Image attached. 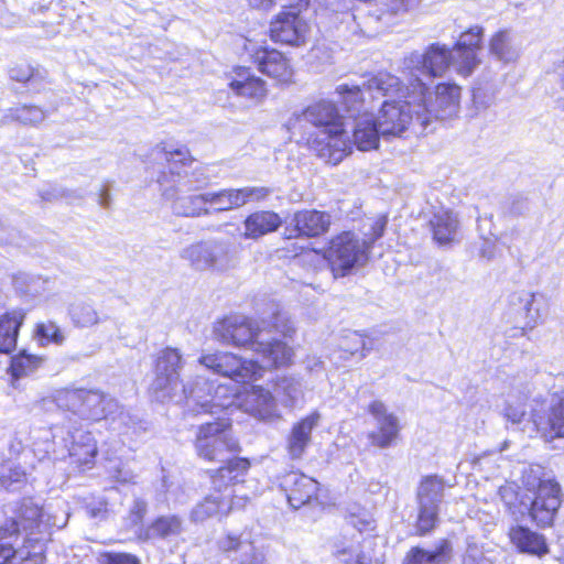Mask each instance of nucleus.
Segmentation results:
<instances>
[{
	"mask_svg": "<svg viewBox=\"0 0 564 564\" xmlns=\"http://www.w3.org/2000/svg\"><path fill=\"white\" fill-rule=\"evenodd\" d=\"M273 322L256 321L243 315L226 316L214 325V338L224 344L246 347L262 356L265 367L288 365L293 356V349L284 341L271 336L272 330L291 337L294 333L288 318L275 312Z\"/></svg>",
	"mask_w": 564,
	"mask_h": 564,
	"instance_id": "nucleus-1",
	"label": "nucleus"
},
{
	"mask_svg": "<svg viewBox=\"0 0 564 564\" xmlns=\"http://www.w3.org/2000/svg\"><path fill=\"white\" fill-rule=\"evenodd\" d=\"M421 86L409 84L403 87L399 77L389 73H378L369 79L367 88L384 98L381 102L379 129L382 138L402 137L408 130L415 134L426 131L425 124L419 122L417 115L424 106Z\"/></svg>",
	"mask_w": 564,
	"mask_h": 564,
	"instance_id": "nucleus-2",
	"label": "nucleus"
},
{
	"mask_svg": "<svg viewBox=\"0 0 564 564\" xmlns=\"http://www.w3.org/2000/svg\"><path fill=\"white\" fill-rule=\"evenodd\" d=\"M322 129V138L314 141L319 158L332 165L340 163L345 156L351 153V144L346 138L343 117L332 101L321 100L308 106L299 115L290 118V130H300L303 123Z\"/></svg>",
	"mask_w": 564,
	"mask_h": 564,
	"instance_id": "nucleus-3",
	"label": "nucleus"
},
{
	"mask_svg": "<svg viewBox=\"0 0 564 564\" xmlns=\"http://www.w3.org/2000/svg\"><path fill=\"white\" fill-rule=\"evenodd\" d=\"M249 460H232L228 467L210 473V492L191 512L193 522H204L213 517H226L232 509L245 506L234 489L240 477L249 469Z\"/></svg>",
	"mask_w": 564,
	"mask_h": 564,
	"instance_id": "nucleus-4",
	"label": "nucleus"
},
{
	"mask_svg": "<svg viewBox=\"0 0 564 564\" xmlns=\"http://www.w3.org/2000/svg\"><path fill=\"white\" fill-rule=\"evenodd\" d=\"M151 156L164 159L167 163L169 172H163L160 177L167 176L169 187L194 192L204 188L209 182L203 167L189 170L194 158L185 145L164 142L153 149Z\"/></svg>",
	"mask_w": 564,
	"mask_h": 564,
	"instance_id": "nucleus-5",
	"label": "nucleus"
},
{
	"mask_svg": "<svg viewBox=\"0 0 564 564\" xmlns=\"http://www.w3.org/2000/svg\"><path fill=\"white\" fill-rule=\"evenodd\" d=\"M195 449L197 455L205 460L224 463L225 465L221 467H228L232 460H247L231 457L240 451V446L232 435L229 420L224 417L199 425L195 438Z\"/></svg>",
	"mask_w": 564,
	"mask_h": 564,
	"instance_id": "nucleus-6",
	"label": "nucleus"
},
{
	"mask_svg": "<svg viewBox=\"0 0 564 564\" xmlns=\"http://www.w3.org/2000/svg\"><path fill=\"white\" fill-rule=\"evenodd\" d=\"M325 258L335 275L345 276L354 269L367 263L369 259L367 241L355 232L344 231L330 240Z\"/></svg>",
	"mask_w": 564,
	"mask_h": 564,
	"instance_id": "nucleus-7",
	"label": "nucleus"
},
{
	"mask_svg": "<svg viewBox=\"0 0 564 564\" xmlns=\"http://www.w3.org/2000/svg\"><path fill=\"white\" fill-rule=\"evenodd\" d=\"M457 55L445 45L432 44L425 53L413 52L404 58V74L409 84L424 83V78L442 76L449 65L457 70Z\"/></svg>",
	"mask_w": 564,
	"mask_h": 564,
	"instance_id": "nucleus-8",
	"label": "nucleus"
},
{
	"mask_svg": "<svg viewBox=\"0 0 564 564\" xmlns=\"http://www.w3.org/2000/svg\"><path fill=\"white\" fill-rule=\"evenodd\" d=\"M421 86L424 96V106L417 115L419 122L425 124L426 130L438 120L455 117L459 110L460 87L455 84H438L434 93L429 91L425 83L412 84Z\"/></svg>",
	"mask_w": 564,
	"mask_h": 564,
	"instance_id": "nucleus-9",
	"label": "nucleus"
},
{
	"mask_svg": "<svg viewBox=\"0 0 564 564\" xmlns=\"http://www.w3.org/2000/svg\"><path fill=\"white\" fill-rule=\"evenodd\" d=\"M524 484L529 490L536 489L534 498L530 496L528 514L540 528L552 525L562 503L560 485L554 480H542L540 477L532 481L528 478Z\"/></svg>",
	"mask_w": 564,
	"mask_h": 564,
	"instance_id": "nucleus-10",
	"label": "nucleus"
},
{
	"mask_svg": "<svg viewBox=\"0 0 564 564\" xmlns=\"http://www.w3.org/2000/svg\"><path fill=\"white\" fill-rule=\"evenodd\" d=\"M198 362L214 373L242 383L256 380L262 376L263 371V366H260L257 361L242 359L227 351L204 354L199 357Z\"/></svg>",
	"mask_w": 564,
	"mask_h": 564,
	"instance_id": "nucleus-11",
	"label": "nucleus"
},
{
	"mask_svg": "<svg viewBox=\"0 0 564 564\" xmlns=\"http://www.w3.org/2000/svg\"><path fill=\"white\" fill-rule=\"evenodd\" d=\"M444 489L443 478L436 475L426 476L421 480L416 494L419 503L416 532L419 535H425L436 527Z\"/></svg>",
	"mask_w": 564,
	"mask_h": 564,
	"instance_id": "nucleus-12",
	"label": "nucleus"
},
{
	"mask_svg": "<svg viewBox=\"0 0 564 564\" xmlns=\"http://www.w3.org/2000/svg\"><path fill=\"white\" fill-rule=\"evenodd\" d=\"M212 391L213 382L203 376H196L186 384L181 381L180 388L171 394L167 402L183 404L185 412L194 416L205 413L214 415L216 414L215 408L224 404L213 402Z\"/></svg>",
	"mask_w": 564,
	"mask_h": 564,
	"instance_id": "nucleus-13",
	"label": "nucleus"
},
{
	"mask_svg": "<svg viewBox=\"0 0 564 564\" xmlns=\"http://www.w3.org/2000/svg\"><path fill=\"white\" fill-rule=\"evenodd\" d=\"M182 368V356L177 349L166 348L161 351L155 361V379L150 388L152 398L165 403L180 388V369Z\"/></svg>",
	"mask_w": 564,
	"mask_h": 564,
	"instance_id": "nucleus-14",
	"label": "nucleus"
},
{
	"mask_svg": "<svg viewBox=\"0 0 564 564\" xmlns=\"http://www.w3.org/2000/svg\"><path fill=\"white\" fill-rule=\"evenodd\" d=\"M182 259L196 270L224 271L231 265L230 246L223 241L198 242L184 248Z\"/></svg>",
	"mask_w": 564,
	"mask_h": 564,
	"instance_id": "nucleus-15",
	"label": "nucleus"
},
{
	"mask_svg": "<svg viewBox=\"0 0 564 564\" xmlns=\"http://www.w3.org/2000/svg\"><path fill=\"white\" fill-rule=\"evenodd\" d=\"M301 11L285 9L270 24V36L274 42L300 46L306 41L308 24Z\"/></svg>",
	"mask_w": 564,
	"mask_h": 564,
	"instance_id": "nucleus-16",
	"label": "nucleus"
},
{
	"mask_svg": "<svg viewBox=\"0 0 564 564\" xmlns=\"http://www.w3.org/2000/svg\"><path fill=\"white\" fill-rule=\"evenodd\" d=\"M158 182L161 186L163 197L173 202L172 209L175 215L183 217H200L212 214V209L206 207L208 204L207 193L181 196L180 194L186 191L169 187L170 181L166 175L159 177Z\"/></svg>",
	"mask_w": 564,
	"mask_h": 564,
	"instance_id": "nucleus-17",
	"label": "nucleus"
},
{
	"mask_svg": "<svg viewBox=\"0 0 564 564\" xmlns=\"http://www.w3.org/2000/svg\"><path fill=\"white\" fill-rule=\"evenodd\" d=\"M531 419L546 441L564 438V390L552 394L546 415L532 410Z\"/></svg>",
	"mask_w": 564,
	"mask_h": 564,
	"instance_id": "nucleus-18",
	"label": "nucleus"
},
{
	"mask_svg": "<svg viewBox=\"0 0 564 564\" xmlns=\"http://www.w3.org/2000/svg\"><path fill=\"white\" fill-rule=\"evenodd\" d=\"M332 216L326 212L316 209H303L296 212L290 219L291 234L293 237H319L328 231Z\"/></svg>",
	"mask_w": 564,
	"mask_h": 564,
	"instance_id": "nucleus-19",
	"label": "nucleus"
},
{
	"mask_svg": "<svg viewBox=\"0 0 564 564\" xmlns=\"http://www.w3.org/2000/svg\"><path fill=\"white\" fill-rule=\"evenodd\" d=\"M281 487L286 494L290 506L299 509L316 498L318 482L306 475L292 471L283 477Z\"/></svg>",
	"mask_w": 564,
	"mask_h": 564,
	"instance_id": "nucleus-20",
	"label": "nucleus"
},
{
	"mask_svg": "<svg viewBox=\"0 0 564 564\" xmlns=\"http://www.w3.org/2000/svg\"><path fill=\"white\" fill-rule=\"evenodd\" d=\"M482 39V29L480 26H473L467 32H464L454 47L457 55V72L463 76L471 74L474 68L478 65L477 51L480 48Z\"/></svg>",
	"mask_w": 564,
	"mask_h": 564,
	"instance_id": "nucleus-21",
	"label": "nucleus"
},
{
	"mask_svg": "<svg viewBox=\"0 0 564 564\" xmlns=\"http://www.w3.org/2000/svg\"><path fill=\"white\" fill-rule=\"evenodd\" d=\"M70 464L90 468L97 455V445L91 433L76 429L65 440Z\"/></svg>",
	"mask_w": 564,
	"mask_h": 564,
	"instance_id": "nucleus-22",
	"label": "nucleus"
},
{
	"mask_svg": "<svg viewBox=\"0 0 564 564\" xmlns=\"http://www.w3.org/2000/svg\"><path fill=\"white\" fill-rule=\"evenodd\" d=\"M369 412L375 416L378 431L371 433L372 443L378 447H389L399 435L400 425L398 417L387 412L381 401H373L369 404Z\"/></svg>",
	"mask_w": 564,
	"mask_h": 564,
	"instance_id": "nucleus-23",
	"label": "nucleus"
},
{
	"mask_svg": "<svg viewBox=\"0 0 564 564\" xmlns=\"http://www.w3.org/2000/svg\"><path fill=\"white\" fill-rule=\"evenodd\" d=\"M532 395V383L517 382L511 386L501 409L503 419L512 424H521L527 416V401Z\"/></svg>",
	"mask_w": 564,
	"mask_h": 564,
	"instance_id": "nucleus-24",
	"label": "nucleus"
},
{
	"mask_svg": "<svg viewBox=\"0 0 564 564\" xmlns=\"http://www.w3.org/2000/svg\"><path fill=\"white\" fill-rule=\"evenodd\" d=\"M242 406L259 420L267 421L279 416L275 398L260 386L251 387L243 398Z\"/></svg>",
	"mask_w": 564,
	"mask_h": 564,
	"instance_id": "nucleus-25",
	"label": "nucleus"
},
{
	"mask_svg": "<svg viewBox=\"0 0 564 564\" xmlns=\"http://www.w3.org/2000/svg\"><path fill=\"white\" fill-rule=\"evenodd\" d=\"M321 414L313 412L295 423L288 437V452L293 459L301 458L311 443V435L318 426Z\"/></svg>",
	"mask_w": 564,
	"mask_h": 564,
	"instance_id": "nucleus-26",
	"label": "nucleus"
},
{
	"mask_svg": "<svg viewBox=\"0 0 564 564\" xmlns=\"http://www.w3.org/2000/svg\"><path fill=\"white\" fill-rule=\"evenodd\" d=\"M256 62L261 73L279 82L286 83L292 77V68L282 53L263 48L256 53Z\"/></svg>",
	"mask_w": 564,
	"mask_h": 564,
	"instance_id": "nucleus-27",
	"label": "nucleus"
},
{
	"mask_svg": "<svg viewBox=\"0 0 564 564\" xmlns=\"http://www.w3.org/2000/svg\"><path fill=\"white\" fill-rule=\"evenodd\" d=\"M369 77L364 80L362 84H340L336 87V94L339 102L344 105L347 112L350 116H355L356 112L367 111L365 107V94H368L372 99L379 98L377 90H369L367 85L369 84Z\"/></svg>",
	"mask_w": 564,
	"mask_h": 564,
	"instance_id": "nucleus-28",
	"label": "nucleus"
},
{
	"mask_svg": "<svg viewBox=\"0 0 564 564\" xmlns=\"http://www.w3.org/2000/svg\"><path fill=\"white\" fill-rule=\"evenodd\" d=\"M381 132L379 129V122L369 116H361L356 119L352 129V142L350 144L356 145L360 151L375 150L379 145ZM346 138L350 140L347 135Z\"/></svg>",
	"mask_w": 564,
	"mask_h": 564,
	"instance_id": "nucleus-29",
	"label": "nucleus"
},
{
	"mask_svg": "<svg viewBox=\"0 0 564 564\" xmlns=\"http://www.w3.org/2000/svg\"><path fill=\"white\" fill-rule=\"evenodd\" d=\"M512 544L522 553L543 556L549 553L545 538L527 527L514 525L509 530Z\"/></svg>",
	"mask_w": 564,
	"mask_h": 564,
	"instance_id": "nucleus-30",
	"label": "nucleus"
},
{
	"mask_svg": "<svg viewBox=\"0 0 564 564\" xmlns=\"http://www.w3.org/2000/svg\"><path fill=\"white\" fill-rule=\"evenodd\" d=\"M434 240L441 245L454 242L458 235L459 221L457 215L451 210L441 209L430 219Z\"/></svg>",
	"mask_w": 564,
	"mask_h": 564,
	"instance_id": "nucleus-31",
	"label": "nucleus"
},
{
	"mask_svg": "<svg viewBox=\"0 0 564 564\" xmlns=\"http://www.w3.org/2000/svg\"><path fill=\"white\" fill-rule=\"evenodd\" d=\"M243 225L246 239H259L275 231L282 225V219L274 212L261 210L249 215Z\"/></svg>",
	"mask_w": 564,
	"mask_h": 564,
	"instance_id": "nucleus-32",
	"label": "nucleus"
},
{
	"mask_svg": "<svg viewBox=\"0 0 564 564\" xmlns=\"http://www.w3.org/2000/svg\"><path fill=\"white\" fill-rule=\"evenodd\" d=\"M25 314L14 310L0 316V352L10 354L17 346L19 329Z\"/></svg>",
	"mask_w": 564,
	"mask_h": 564,
	"instance_id": "nucleus-33",
	"label": "nucleus"
},
{
	"mask_svg": "<svg viewBox=\"0 0 564 564\" xmlns=\"http://www.w3.org/2000/svg\"><path fill=\"white\" fill-rule=\"evenodd\" d=\"M498 494L514 521H521L528 514L530 496L520 492L516 484L509 482L501 486Z\"/></svg>",
	"mask_w": 564,
	"mask_h": 564,
	"instance_id": "nucleus-34",
	"label": "nucleus"
},
{
	"mask_svg": "<svg viewBox=\"0 0 564 564\" xmlns=\"http://www.w3.org/2000/svg\"><path fill=\"white\" fill-rule=\"evenodd\" d=\"M82 419L98 421L107 416L112 400L99 391L85 390Z\"/></svg>",
	"mask_w": 564,
	"mask_h": 564,
	"instance_id": "nucleus-35",
	"label": "nucleus"
},
{
	"mask_svg": "<svg viewBox=\"0 0 564 564\" xmlns=\"http://www.w3.org/2000/svg\"><path fill=\"white\" fill-rule=\"evenodd\" d=\"M274 398L285 408H293L303 397L302 383L293 377H281L274 382Z\"/></svg>",
	"mask_w": 564,
	"mask_h": 564,
	"instance_id": "nucleus-36",
	"label": "nucleus"
},
{
	"mask_svg": "<svg viewBox=\"0 0 564 564\" xmlns=\"http://www.w3.org/2000/svg\"><path fill=\"white\" fill-rule=\"evenodd\" d=\"M43 517V510L32 500L28 499L23 500L15 512V517L6 523V525L10 527L11 522L15 521L18 531L20 530V527L25 531H33L41 527Z\"/></svg>",
	"mask_w": 564,
	"mask_h": 564,
	"instance_id": "nucleus-37",
	"label": "nucleus"
},
{
	"mask_svg": "<svg viewBox=\"0 0 564 564\" xmlns=\"http://www.w3.org/2000/svg\"><path fill=\"white\" fill-rule=\"evenodd\" d=\"M449 544L444 541L432 551L414 546L405 555L403 564H441L447 561Z\"/></svg>",
	"mask_w": 564,
	"mask_h": 564,
	"instance_id": "nucleus-38",
	"label": "nucleus"
},
{
	"mask_svg": "<svg viewBox=\"0 0 564 564\" xmlns=\"http://www.w3.org/2000/svg\"><path fill=\"white\" fill-rule=\"evenodd\" d=\"M68 314L74 326L80 328L91 327L104 321L93 303L84 300L72 303L68 308Z\"/></svg>",
	"mask_w": 564,
	"mask_h": 564,
	"instance_id": "nucleus-39",
	"label": "nucleus"
},
{
	"mask_svg": "<svg viewBox=\"0 0 564 564\" xmlns=\"http://www.w3.org/2000/svg\"><path fill=\"white\" fill-rule=\"evenodd\" d=\"M253 542L241 535L228 533L218 540L219 550L227 555L232 564H239L247 551H252Z\"/></svg>",
	"mask_w": 564,
	"mask_h": 564,
	"instance_id": "nucleus-40",
	"label": "nucleus"
},
{
	"mask_svg": "<svg viewBox=\"0 0 564 564\" xmlns=\"http://www.w3.org/2000/svg\"><path fill=\"white\" fill-rule=\"evenodd\" d=\"M253 542L241 535L228 533L218 540L219 550L227 555L232 564H239L247 551H252Z\"/></svg>",
	"mask_w": 564,
	"mask_h": 564,
	"instance_id": "nucleus-41",
	"label": "nucleus"
},
{
	"mask_svg": "<svg viewBox=\"0 0 564 564\" xmlns=\"http://www.w3.org/2000/svg\"><path fill=\"white\" fill-rule=\"evenodd\" d=\"M85 389H64L56 391L52 399H44L43 403H55L57 408L69 411L82 419Z\"/></svg>",
	"mask_w": 564,
	"mask_h": 564,
	"instance_id": "nucleus-42",
	"label": "nucleus"
},
{
	"mask_svg": "<svg viewBox=\"0 0 564 564\" xmlns=\"http://www.w3.org/2000/svg\"><path fill=\"white\" fill-rule=\"evenodd\" d=\"M334 553L345 564H371L372 557L369 552L365 551V545L359 541L356 542H337Z\"/></svg>",
	"mask_w": 564,
	"mask_h": 564,
	"instance_id": "nucleus-43",
	"label": "nucleus"
},
{
	"mask_svg": "<svg viewBox=\"0 0 564 564\" xmlns=\"http://www.w3.org/2000/svg\"><path fill=\"white\" fill-rule=\"evenodd\" d=\"M208 204L215 212H226L242 206V196L238 188L221 189L219 192L207 193Z\"/></svg>",
	"mask_w": 564,
	"mask_h": 564,
	"instance_id": "nucleus-44",
	"label": "nucleus"
},
{
	"mask_svg": "<svg viewBox=\"0 0 564 564\" xmlns=\"http://www.w3.org/2000/svg\"><path fill=\"white\" fill-rule=\"evenodd\" d=\"M423 0H386L382 15L404 21L415 14Z\"/></svg>",
	"mask_w": 564,
	"mask_h": 564,
	"instance_id": "nucleus-45",
	"label": "nucleus"
},
{
	"mask_svg": "<svg viewBox=\"0 0 564 564\" xmlns=\"http://www.w3.org/2000/svg\"><path fill=\"white\" fill-rule=\"evenodd\" d=\"M28 471L14 465L12 462H6L0 466V488L14 491L26 482Z\"/></svg>",
	"mask_w": 564,
	"mask_h": 564,
	"instance_id": "nucleus-46",
	"label": "nucleus"
},
{
	"mask_svg": "<svg viewBox=\"0 0 564 564\" xmlns=\"http://www.w3.org/2000/svg\"><path fill=\"white\" fill-rule=\"evenodd\" d=\"M35 338L42 346L54 344L61 346L66 339L64 330L52 321L37 323L34 329Z\"/></svg>",
	"mask_w": 564,
	"mask_h": 564,
	"instance_id": "nucleus-47",
	"label": "nucleus"
},
{
	"mask_svg": "<svg viewBox=\"0 0 564 564\" xmlns=\"http://www.w3.org/2000/svg\"><path fill=\"white\" fill-rule=\"evenodd\" d=\"M490 52L503 62L514 61L518 51L513 47L511 36L507 31H499L490 42Z\"/></svg>",
	"mask_w": 564,
	"mask_h": 564,
	"instance_id": "nucleus-48",
	"label": "nucleus"
},
{
	"mask_svg": "<svg viewBox=\"0 0 564 564\" xmlns=\"http://www.w3.org/2000/svg\"><path fill=\"white\" fill-rule=\"evenodd\" d=\"M43 362L44 359L42 357L28 354L26 351H21L12 358V376L15 378L29 376L41 367Z\"/></svg>",
	"mask_w": 564,
	"mask_h": 564,
	"instance_id": "nucleus-49",
	"label": "nucleus"
},
{
	"mask_svg": "<svg viewBox=\"0 0 564 564\" xmlns=\"http://www.w3.org/2000/svg\"><path fill=\"white\" fill-rule=\"evenodd\" d=\"M45 544L39 539H28L23 546L15 550V555L22 562L31 564H43L45 560Z\"/></svg>",
	"mask_w": 564,
	"mask_h": 564,
	"instance_id": "nucleus-50",
	"label": "nucleus"
},
{
	"mask_svg": "<svg viewBox=\"0 0 564 564\" xmlns=\"http://www.w3.org/2000/svg\"><path fill=\"white\" fill-rule=\"evenodd\" d=\"M230 87L237 95L249 99H260L265 94L264 82L259 77L249 79V82L232 80Z\"/></svg>",
	"mask_w": 564,
	"mask_h": 564,
	"instance_id": "nucleus-51",
	"label": "nucleus"
},
{
	"mask_svg": "<svg viewBox=\"0 0 564 564\" xmlns=\"http://www.w3.org/2000/svg\"><path fill=\"white\" fill-rule=\"evenodd\" d=\"M182 530V520L176 516L161 517L149 529V535L166 538L178 534Z\"/></svg>",
	"mask_w": 564,
	"mask_h": 564,
	"instance_id": "nucleus-52",
	"label": "nucleus"
},
{
	"mask_svg": "<svg viewBox=\"0 0 564 564\" xmlns=\"http://www.w3.org/2000/svg\"><path fill=\"white\" fill-rule=\"evenodd\" d=\"M9 116L23 124H37L45 119V112L33 106H22L10 109Z\"/></svg>",
	"mask_w": 564,
	"mask_h": 564,
	"instance_id": "nucleus-53",
	"label": "nucleus"
},
{
	"mask_svg": "<svg viewBox=\"0 0 564 564\" xmlns=\"http://www.w3.org/2000/svg\"><path fill=\"white\" fill-rule=\"evenodd\" d=\"M236 392L227 386L218 384L215 387L213 384V391L210 393V399L215 400V403H223L224 405L215 408L216 414L228 410L231 405H234Z\"/></svg>",
	"mask_w": 564,
	"mask_h": 564,
	"instance_id": "nucleus-54",
	"label": "nucleus"
},
{
	"mask_svg": "<svg viewBox=\"0 0 564 564\" xmlns=\"http://www.w3.org/2000/svg\"><path fill=\"white\" fill-rule=\"evenodd\" d=\"M495 101V90L491 87L478 86L473 89V105L477 111L488 109Z\"/></svg>",
	"mask_w": 564,
	"mask_h": 564,
	"instance_id": "nucleus-55",
	"label": "nucleus"
},
{
	"mask_svg": "<svg viewBox=\"0 0 564 564\" xmlns=\"http://www.w3.org/2000/svg\"><path fill=\"white\" fill-rule=\"evenodd\" d=\"M240 196H242V206L248 202H259L268 197L271 193L269 187H243L238 188Z\"/></svg>",
	"mask_w": 564,
	"mask_h": 564,
	"instance_id": "nucleus-56",
	"label": "nucleus"
},
{
	"mask_svg": "<svg viewBox=\"0 0 564 564\" xmlns=\"http://www.w3.org/2000/svg\"><path fill=\"white\" fill-rule=\"evenodd\" d=\"M340 347L351 355L357 352L359 349L367 350L365 338L357 332H351L345 338H343Z\"/></svg>",
	"mask_w": 564,
	"mask_h": 564,
	"instance_id": "nucleus-57",
	"label": "nucleus"
},
{
	"mask_svg": "<svg viewBox=\"0 0 564 564\" xmlns=\"http://www.w3.org/2000/svg\"><path fill=\"white\" fill-rule=\"evenodd\" d=\"M386 225H387V220L384 217L378 218L377 220H375L370 224V231H367L364 234L365 237L362 239H365L367 241L369 250L372 247V245L375 243V241L377 239H379L380 237H382V235L384 232Z\"/></svg>",
	"mask_w": 564,
	"mask_h": 564,
	"instance_id": "nucleus-58",
	"label": "nucleus"
},
{
	"mask_svg": "<svg viewBox=\"0 0 564 564\" xmlns=\"http://www.w3.org/2000/svg\"><path fill=\"white\" fill-rule=\"evenodd\" d=\"M348 522L360 534L375 530V520L369 514H351Z\"/></svg>",
	"mask_w": 564,
	"mask_h": 564,
	"instance_id": "nucleus-59",
	"label": "nucleus"
},
{
	"mask_svg": "<svg viewBox=\"0 0 564 564\" xmlns=\"http://www.w3.org/2000/svg\"><path fill=\"white\" fill-rule=\"evenodd\" d=\"M523 301H524V310H525L527 319H528L527 325L530 328H533L538 324V322L541 317L540 311L538 308H533L535 295L533 293H528V294H525V299Z\"/></svg>",
	"mask_w": 564,
	"mask_h": 564,
	"instance_id": "nucleus-60",
	"label": "nucleus"
},
{
	"mask_svg": "<svg viewBox=\"0 0 564 564\" xmlns=\"http://www.w3.org/2000/svg\"><path fill=\"white\" fill-rule=\"evenodd\" d=\"M34 74L33 68L30 65H17L9 70V76L12 80L19 83H25L32 78Z\"/></svg>",
	"mask_w": 564,
	"mask_h": 564,
	"instance_id": "nucleus-61",
	"label": "nucleus"
},
{
	"mask_svg": "<svg viewBox=\"0 0 564 564\" xmlns=\"http://www.w3.org/2000/svg\"><path fill=\"white\" fill-rule=\"evenodd\" d=\"M18 231L0 220V245H10L17 241Z\"/></svg>",
	"mask_w": 564,
	"mask_h": 564,
	"instance_id": "nucleus-62",
	"label": "nucleus"
},
{
	"mask_svg": "<svg viewBox=\"0 0 564 564\" xmlns=\"http://www.w3.org/2000/svg\"><path fill=\"white\" fill-rule=\"evenodd\" d=\"M239 564H265V556L263 552L253 544L252 551H247Z\"/></svg>",
	"mask_w": 564,
	"mask_h": 564,
	"instance_id": "nucleus-63",
	"label": "nucleus"
},
{
	"mask_svg": "<svg viewBox=\"0 0 564 564\" xmlns=\"http://www.w3.org/2000/svg\"><path fill=\"white\" fill-rule=\"evenodd\" d=\"M104 564H138V560L128 554H106Z\"/></svg>",
	"mask_w": 564,
	"mask_h": 564,
	"instance_id": "nucleus-64",
	"label": "nucleus"
}]
</instances>
